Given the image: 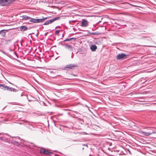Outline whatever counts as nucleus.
Listing matches in <instances>:
<instances>
[{
	"instance_id": "obj_1",
	"label": "nucleus",
	"mask_w": 156,
	"mask_h": 156,
	"mask_svg": "<svg viewBox=\"0 0 156 156\" xmlns=\"http://www.w3.org/2000/svg\"><path fill=\"white\" fill-rule=\"evenodd\" d=\"M78 66L76 64H69L66 65L64 68L65 70H68L70 69L73 70L75 67H78Z\"/></svg>"
},
{
	"instance_id": "obj_2",
	"label": "nucleus",
	"mask_w": 156,
	"mask_h": 156,
	"mask_svg": "<svg viewBox=\"0 0 156 156\" xmlns=\"http://www.w3.org/2000/svg\"><path fill=\"white\" fill-rule=\"evenodd\" d=\"M14 0H0V5L2 6L7 5L13 2Z\"/></svg>"
},
{
	"instance_id": "obj_3",
	"label": "nucleus",
	"mask_w": 156,
	"mask_h": 156,
	"mask_svg": "<svg viewBox=\"0 0 156 156\" xmlns=\"http://www.w3.org/2000/svg\"><path fill=\"white\" fill-rule=\"evenodd\" d=\"M127 55L124 53H121L119 54L116 56V59L118 60L126 58Z\"/></svg>"
},
{
	"instance_id": "obj_4",
	"label": "nucleus",
	"mask_w": 156,
	"mask_h": 156,
	"mask_svg": "<svg viewBox=\"0 0 156 156\" xmlns=\"http://www.w3.org/2000/svg\"><path fill=\"white\" fill-rule=\"evenodd\" d=\"M81 26L83 27H86L88 26V22L86 20L83 19L81 23Z\"/></svg>"
},
{
	"instance_id": "obj_5",
	"label": "nucleus",
	"mask_w": 156,
	"mask_h": 156,
	"mask_svg": "<svg viewBox=\"0 0 156 156\" xmlns=\"http://www.w3.org/2000/svg\"><path fill=\"white\" fill-rule=\"evenodd\" d=\"M50 17H46L40 19H36L37 23H41L43 22L44 20L48 19V18Z\"/></svg>"
},
{
	"instance_id": "obj_6",
	"label": "nucleus",
	"mask_w": 156,
	"mask_h": 156,
	"mask_svg": "<svg viewBox=\"0 0 156 156\" xmlns=\"http://www.w3.org/2000/svg\"><path fill=\"white\" fill-rule=\"evenodd\" d=\"M20 30L21 31H24L27 30H28V28L25 26H22L19 27Z\"/></svg>"
},
{
	"instance_id": "obj_7",
	"label": "nucleus",
	"mask_w": 156,
	"mask_h": 156,
	"mask_svg": "<svg viewBox=\"0 0 156 156\" xmlns=\"http://www.w3.org/2000/svg\"><path fill=\"white\" fill-rule=\"evenodd\" d=\"M8 31V30H2L0 31V35L3 37L5 36L6 32Z\"/></svg>"
},
{
	"instance_id": "obj_8",
	"label": "nucleus",
	"mask_w": 156,
	"mask_h": 156,
	"mask_svg": "<svg viewBox=\"0 0 156 156\" xmlns=\"http://www.w3.org/2000/svg\"><path fill=\"white\" fill-rule=\"evenodd\" d=\"M155 133V132L153 131H152V132L151 133V132H144V131L141 132V134H143L144 136H149L151 135L152 133Z\"/></svg>"
},
{
	"instance_id": "obj_9",
	"label": "nucleus",
	"mask_w": 156,
	"mask_h": 156,
	"mask_svg": "<svg viewBox=\"0 0 156 156\" xmlns=\"http://www.w3.org/2000/svg\"><path fill=\"white\" fill-rule=\"evenodd\" d=\"M60 18V17H59L57 16L53 18L50 20H48V21H49V24H50L54 22V21L59 19Z\"/></svg>"
},
{
	"instance_id": "obj_10",
	"label": "nucleus",
	"mask_w": 156,
	"mask_h": 156,
	"mask_svg": "<svg viewBox=\"0 0 156 156\" xmlns=\"http://www.w3.org/2000/svg\"><path fill=\"white\" fill-rule=\"evenodd\" d=\"M97 49V47L95 45H92L90 46V49L92 51H95Z\"/></svg>"
},
{
	"instance_id": "obj_11",
	"label": "nucleus",
	"mask_w": 156,
	"mask_h": 156,
	"mask_svg": "<svg viewBox=\"0 0 156 156\" xmlns=\"http://www.w3.org/2000/svg\"><path fill=\"white\" fill-rule=\"evenodd\" d=\"M22 17L23 18L22 19V20H30V19H31L30 17L26 15L23 16Z\"/></svg>"
},
{
	"instance_id": "obj_12",
	"label": "nucleus",
	"mask_w": 156,
	"mask_h": 156,
	"mask_svg": "<svg viewBox=\"0 0 156 156\" xmlns=\"http://www.w3.org/2000/svg\"><path fill=\"white\" fill-rule=\"evenodd\" d=\"M76 38H74V37L70 38H67V39H66L64 40L62 42L69 41H75L76 40Z\"/></svg>"
},
{
	"instance_id": "obj_13",
	"label": "nucleus",
	"mask_w": 156,
	"mask_h": 156,
	"mask_svg": "<svg viewBox=\"0 0 156 156\" xmlns=\"http://www.w3.org/2000/svg\"><path fill=\"white\" fill-rule=\"evenodd\" d=\"M65 48L67 49H70V50H72V49H73L72 47L71 46L69 45L66 44V45H65Z\"/></svg>"
},
{
	"instance_id": "obj_14",
	"label": "nucleus",
	"mask_w": 156,
	"mask_h": 156,
	"mask_svg": "<svg viewBox=\"0 0 156 156\" xmlns=\"http://www.w3.org/2000/svg\"><path fill=\"white\" fill-rule=\"evenodd\" d=\"M29 22L33 23H37L36 19L33 18L31 17V19H30Z\"/></svg>"
},
{
	"instance_id": "obj_15",
	"label": "nucleus",
	"mask_w": 156,
	"mask_h": 156,
	"mask_svg": "<svg viewBox=\"0 0 156 156\" xmlns=\"http://www.w3.org/2000/svg\"><path fill=\"white\" fill-rule=\"evenodd\" d=\"M4 90H7L10 91H12V87H9L6 86Z\"/></svg>"
},
{
	"instance_id": "obj_16",
	"label": "nucleus",
	"mask_w": 156,
	"mask_h": 156,
	"mask_svg": "<svg viewBox=\"0 0 156 156\" xmlns=\"http://www.w3.org/2000/svg\"><path fill=\"white\" fill-rule=\"evenodd\" d=\"M52 153H51L47 150L45 149V152H44V154L47 155H49L51 154H52Z\"/></svg>"
},
{
	"instance_id": "obj_17",
	"label": "nucleus",
	"mask_w": 156,
	"mask_h": 156,
	"mask_svg": "<svg viewBox=\"0 0 156 156\" xmlns=\"http://www.w3.org/2000/svg\"><path fill=\"white\" fill-rule=\"evenodd\" d=\"M40 152L41 154H44V152H45V149L43 148H41L40 150Z\"/></svg>"
},
{
	"instance_id": "obj_18",
	"label": "nucleus",
	"mask_w": 156,
	"mask_h": 156,
	"mask_svg": "<svg viewBox=\"0 0 156 156\" xmlns=\"http://www.w3.org/2000/svg\"><path fill=\"white\" fill-rule=\"evenodd\" d=\"M6 86L4 84H0V88L2 89H3L4 90V89L5 88V87Z\"/></svg>"
},
{
	"instance_id": "obj_19",
	"label": "nucleus",
	"mask_w": 156,
	"mask_h": 156,
	"mask_svg": "<svg viewBox=\"0 0 156 156\" xmlns=\"http://www.w3.org/2000/svg\"><path fill=\"white\" fill-rule=\"evenodd\" d=\"M11 42V40L10 39L7 40L6 42V44H8L9 43H10Z\"/></svg>"
},
{
	"instance_id": "obj_20",
	"label": "nucleus",
	"mask_w": 156,
	"mask_h": 156,
	"mask_svg": "<svg viewBox=\"0 0 156 156\" xmlns=\"http://www.w3.org/2000/svg\"><path fill=\"white\" fill-rule=\"evenodd\" d=\"M59 30H57L55 32V35H57L59 33Z\"/></svg>"
},
{
	"instance_id": "obj_21",
	"label": "nucleus",
	"mask_w": 156,
	"mask_h": 156,
	"mask_svg": "<svg viewBox=\"0 0 156 156\" xmlns=\"http://www.w3.org/2000/svg\"><path fill=\"white\" fill-rule=\"evenodd\" d=\"M50 24L49 21H47L44 23L43 24V25H48Z\"/></svg>"
},
{
	"instance_id": "obj_22",
	"label": "nucleus",
	"mask_w": 156,
	"mask_h": 156,
	"mask_svg": "<svg viewBox=\"0 0 156 156\" xmlns=\"http://www.w3.org/2000/svg\"><path fill=\"white\" fill-rule=\"evenodd\" d=\"M12 91L13 92H16L17 91V90L15 88H12Z\"/></svg>"
},
{
	"instance_id": "obj_23",
	"label": "nucleus",
	"mask_w": 156,
	"mask_h": 156,
	"mask_svg": "<svg viewBox=\"0 0 156 156\" xmlns=\"http://www.w3.org/2000/svg\"><path fill=\"white\" fill-rule=\"evenodd\" d=\"M70 75H73V76H77V75H75L73 74H70Z\"/></svg>"
},
{
	"instance_id": "obj_24",
	"label": "nucleus",
	"mask_w": 156,
	"mask_h": 156,
	"mask_svg": "<svg viewBox=\"0 0 156 156\" xmlns=\"http://www.w3.org/2000/svg\"><path fill=\"white\" fill-rule=\"evenodd\" d=\"M83 145L84 146H86L87 147H88V145L87 144H83Z\"/></svg>"
},
{
	"instance_id": "obj_25",
	"label": "nucleus",
	"mask_w": 156,
	"mask_h": 156,
	"mask_svg": "<svg viewBox=\"0 0 156 156\" xmlns=\"http://www.w3.org/2000/svg\"><path fill=\"white\" fill-rule=\"evenodd\" d=\"M50 73H54V72L53 71H50Z\"/></svg>"
},
{
	"instance_id": "obj_26",
	"label": "nucleus",
	"mask_w": 156,
	"mask_h": 156,
	"mask_svg": "<svg viewBox=\"0 0 156 156\" xmlns=\"http://www.w3.org/2000/svg\"><path fill=\"white\" fill-rule=\"evenodd\" d=\"M16 138L18 139L20 138V137H16Z\"/></svg>"
},
{
	"instance_id": "obj_27",
	"label": "nucleus",
	"mask_w": 156,
	"mask_h": 156,
	"mask_svg": "<svg viewBox=\"0 0 156 156\" xmlns=\"http://www.w3.org/2000/svg\"><path fill=\"white\" fill-rule=\"evenodd\" d=\"M15 143H16L17 144H18V142H16Z\"/></svg>"
},
{
	"instance_id": "obj_28",
	"label": "nucleus",
	"mask_w": 156,
	"mask_h": 156,
	"mask_svg": "<svg viewBox=\"0 0 156 156\" xmlns=\"http://www.w3.org/2000/svg\"><path fill=\"white\" fill-rule=\"evenodd\" d=\"M92 34H95V33H92Z\"/></svg>"
},
{
	"instance_id": "obj_29",
	"label": "nucleus",
	"mask_w": 156,
	"mask_h": 156,
	"mask_svg": "<svg viewBox=\"0 0 156 156\" xmlns=\"http://www.w3.org/2000/svg\"><path fill=\"white\" fill-rule=\"evenodd\" d=\"M71 58H73V56L72 55L71 56Z\"/></svg>"
},
{
	"instance_id": "obj_30",
	"label": "nucleus",
	"mask_w": 156,
	"mask_h": 156,
	"mask_svg": "<svg viewBox=\"0 0 156 156\" xmlns=\"http://www.w3.org/2000/svg\"><path fill=\"white\" fill-rule=\"evenodd\" d=\"M74 141H77V140H74Z\"/></svg>"
},
{
	"instance_id": "obj_31",
	"label": "nucleus",
	"mask_w": 156,
	"mask_h": 156,
	"mask_svg": "<svg viewBox=\"0 0 156 156\" xmlns=\"http://www.w3.org/2000/svg\"><path fill=\"white\" fill-rule=\"evenodd\" d=\"M84 149V148L83 147V149Z\"/></svg>"
},
{
	"instance_id": "obj_32",
	"label": "nucleus",
	"mask_w": 156,
	"mask_h": 156,
	"mask_svg": "<svg viewBox=\"0 0 156 156\" xmlns=\"http://www.w3.org/2000/svg\"><path fill=\"white\" fill-rule=\"evenodd\" d=\"M155 55H156V52H155Z\"/></svg>"
},
{
	"instance_id": "obj_33",
	"label": "nucleus",
	"mask_w": 156,
	"mask_h": 156,
	"mask_svg": "<svg viewBox=\"0 0 156 156\" xmlns=\"http://www.w3.org/2000/svg\"><path fill=\"white\" fill-rule=\"evenodd\" d=\"M30 101V100H29V101Z\"/></svg>"
},
{
	"instance_id": "obj_34",
	"label": "nucleus",
	"mask_w": 156,
	"mask_h": 156,
	"mask_svg": "<svg viewBox=\"0 0 156 156\" xmlns=\"http://www.w3.org/2000/svg\"><path fill=\"white\" fill-rule=\"evenodd\" d=\"M91 156V155L90 154L89 156Z\"/></svg>"
},
{
	"instance_id": "obj_35",
	"label": "nucleus",
	"mask_w": 156,
	"mask_h": 156,
	"mask_svg": "<svg viewBox=\"0 0 156 156\" xmlns=\"http://www.w3.org/2000/svg\"><path fill=\"white\" fill-rule=\"evenodd\" d=\"M1 134V133H0V135Z\"/></svg>"
}]
</instances>
